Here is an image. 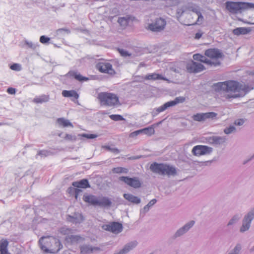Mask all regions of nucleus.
I'll return each mask as SVG.
<instances>
[{
	"mask_svg": "<svg viewBox=\"0 0 254 254\" xmlns=\"http://www.w3.org/2000/svg\"><path fill=\"white\" fill-rule=\"evenodd\" d=\"M213 87L216 92L223 93V97L226 99L240 97L242 92L249 91L248 86L234 80L218 82L214 84Z\"/></svg>",
	"mask_w": 254,
	"mask_h": 254,
	"instance_id": "nucleus-1",
	"label": "nucleus"
},
{
	"mask_svg": "<svg viewBox=\"0 0 254 254\" xmlns=\"http://www.w3.org/2000/svg\"><path fill=\"white\" fill-rule=\"evenodd\" d=\"M205 55L209 59L200 54H196L193 56L194 60L209 64L217 65L220 64V60L223 57V54L218 50L210 49L205 52Z\"/></svg>",
	"mask_w": 254,
	"mask_h": 254,
	"instance_id": "nucleus-2",
	"label": "nucleus"
},
{
	"mask_svg": "<svg viewBox=\"0 0 254 254\" xmlns=\"http://www.w3.org/2000/svg\"><path fill=\"white\" fill-rule=\"evenodd\" d=\"M41 249L46 253H55L62 247L59 240L51 236L42 237L39 241Z\"/></svg>",
	"mask_w": 254,
	"mask_h": 254,
	"instance_id": "nucleus-3",
	"label": "nucleus"
},
{
	"mask_svg": "<svg viewBox=\"0 0 254 254\" xmlns=\"http://www.w3.org/2000/svg\"><path fill=\"white\" fill-rule=\"evenodd\" d=\"M225 7L229 13L236 14L241 13L246 10L254 9V3L228 1L226 2Z\"/></svg>",
	"mask_w": 254,
	"mask_h": 254,
	"instance_id": "nucleus-4",
	"label": "nucleus"
},
{
	"mask_svg": "<svg viewBox=\"0 0 254 254\" xmlns=\"http://www.w3.org/2000/svg\"><path fill=\"white\" fill-rule=\"evenodd\" d=\"M150 170L161 175L174 176L177 174L176 168L169 165L164 163L153 162L150 166Z\"/></svg>",
	"mask_w": 254,
	"mask_h": 254,
	"instance_id": "nucleus-5",
	"label": "nucleus"
},
{
	"mask_svg": "<svg viewBox=\"0 0 254 254\" xmlns=\"http://www.w3.org/2000/svg\"><path fill=\"white\" fill-rule=\"evenodd\" d=\"M98 98L102 105L112 107L120 105L118 97L112 93L101 92L98 94Z\"/></svg>",
	"mask_w": 254,
	"mask_h": 254,
	"instance_id": "nucleus-6",
	"label": "nucleus"
},
{
	"mask_svg": "<svg viewBox=\"0 0 254 254\" xmlns=\"http://www.w3.org/2000/svg\"><path fill=\"white\" fill-rule=\"evenodd\" d=\"M186 17L188 19V20L182 22V23L185 25L200 24L203 20V17L200 12L197 10H192L191 12L187 13Z\"/></svg>",
	"mask_w": 254,
	"mask_h": 254,
	"instance_id": "nucleus-7",
	"label": "nucleus"
},
{
	"mask_svg": "<svg viewBox=\"0 0 254 254\" xmlns=\"http://www.w3.org/2000/svg\"><path fill=\"white\" fill-rule=\"evenodd\" d=\"M96 68L100 72L108 74L111 76H114L116 74L112 65L107 62H99L96 64Z\"/></svg>",
	"mask_w": 254,
	"mask_h": 254,
	"instance_id": "nucleus-8",
	"label": "nucleus"
},
{
	"mask_svg": "<svg viewBox=\"0 0 254 254\" xmlns=\"http://www.w3.org/2000/svg\"><path fill=\"white\" fill-rule=\"evenodd\" d=\"M166 21L162 18H156L152 23L148 25L147 29L152 31L159 32L164 29Z\"/></svg>",
	"mask_w": 254,
	"mask_h": 254,
	"instance_id": "nucleus-9",
	"label": "nucleus"
},
{
	"mask_svg": "<svg viewBox=\"0 0 254 254\" xmlns=\"http://www.w3.org/2000/svg\"><path fill=\"white\" fill-rule=\"evenodd\" d=\"M119 180L124 182L127 186L134 189H138L141 187L142 182L137 177L130 178L122 176L119 178Z\"/></svg>",
	"mask_w": 254,
	"mask_h": 254,
	"instance_id": "nucleus-10",
	"label": "nucleus"
},
{
	"mask_svg": "<svg viewBox=\"0 0 254 254\" xmlns=\"http://www.w3.org/2000/svg\"><path fill=\"white\" fill-rule=\"evenodd\" d=\"M102 229L114 234H118L123 230V226L119 222H113L102 226Z\"/></svg>",
	"mask_w": 254,
	"mask_h": 254,
	"instance_id": "nucleus-11",
	"label": "nucleus"
},
{
	"mask_svg": "<svg viewBox=\"0 0 254 254\" xmlns=\"http://www.w3.org/2000/svg\"><path fill=\"white\" fill-rule=\"evenodd\" d=\"M212 148L205 145H198L194 146L192 149V153L194 156H200L209 154L212 151Z\"/></svg>",
	"mask_w": 254,
	"mask_h": 254,
	"instance_id": "nucleus-12",
	"label": "nucleus"
},
{
	"mask_svg": "<svg viewBox=\"0 0 254 254\" xmlns=\"http://www.w3.org/2000/svg\"><path fill=\"white\" fill-rule=\"evenodd\" d=\"M185 100L186 98L182 96L176 97L174 100L167 102L162 106L158 107L156 109V111L158 113L163 112L169 107L174 106L179 103H183Z\"/></svg>",
	"mask_w": 254,
	"mask_h": 254,
	"instance_id": "nucleus-13",
	"label": "nucleus"
},
{
	"mask_svg": "<svg viewBox=\"0 0 254 254\" xmlns=\"http://www.w3.org/2000/svg\"><path fill=\"white\" fill-rule=\"evenodd\" d=\"M187 71L190 73H196L203 70L205 68L200 63H197L192 61L189 62L186 66Z\"/></svg>",
	"mask_w": 254,
	"mask_h": 254,
	"instance_id": "nucleus-14",
	"label": "nucleus"
},
{
	"mask_svg": "<svg viewBox=\"0 0 254 254\" xmlns=\"http://www.w3.org/2000/svg\"><path fill=\"white\" fill-rule=\"evenodd\" d=\"M217 116L214 112H208L205 113H198L192 116V119L195 121L201 122L207 119H213Z\"/></svg>",
	"mask_w": 254,
	"mask_h": 254,
	"instance_id": "nucleus-15",
	"label": "nucleus"
},
{
	"mask_svg": "<svg viewBox=\"0 0 254 254\" xmlns=\"http://www.w3.org/2000/svg\"><path fill=\"white\" fill-rule=\"evenodd\" d=\"M254 217V214L251 212L249 213L248 215L245 216L243 220V225L240 229L241 232H245L249 229L251 221Z\"/></svg>",
	"mask_w": 254,
	"mask_h": 254,
	"instance_id": "nucleus-16",
	"label": "nucleus"
},
{
	"mask_svg": "<svg viewBox=\"0 0 254 254\" xmlns=\"http://www.w3.org/2000/svg\"><path fill=\"white\" fill-rule=\"evenodd\" d=\"M73 187L77 189H87L90 188V185L87 179H82L79 181L73 182L72 183Z\"/></svg>",
	"mask_w": 254,
	"mask_h": 254,
	"instance_id": "nucleus-17",
	"label": "nucleus"
},
{
	"mask_svg": "<svg viewBox=\"0 0 254 254\" xmlns=\"http://www.w3.org/2000/svg\"><path fill=\"white\" fill-rule=\"evenodd\" d=\"M143 79L146 80H166V78L163 77L161 74H158L156 73H152L146 75Z\"/></svg>",
	"mask_w": 254,
	"mask_h": 254,
	"instance_id": "nucleus-18",
	"label": "nucleus"
},
{
	"mask_svg": "<svg viewBox=\"0 0 254 254\" xmlns=\"http://www.w3.org/2000/svg\"><path fill=\"white\" fill-rule=\"evenodd\" d=\"M8 242L7 240L2 239L0 241V254H10L8 251Z\"/></svg>",
	"mask_w": 254,
	"mask_h": 254,
	"instance_id": "nucleus-19",
	"label": "nucleus"
},
{
	"mask_svg": "<svg viewBox=\"0 0 254 254\" xmlns=\"http://www.w3.org/2000/svg\"><path fill=\"white\" fill-rule=\"evenodd\" d=\"M124 197L128 201L132 203L138 204L140 202L139 198L130 193L124 194Z\"/></svg>",
	"mask_w": 254,
	"mask_h": 254,
	"instance_id": "nucleus-20",
	"label": "nucleus"
},
{
	"mask_svg": "<svg viewBox=\"0 0 254 254\" xmlns=\"http://www.w3.org/2000/svg\"><path fill=\"white\" fill-rule=\"evenodd\" d=\"M83 200L92 205H97L98 204V198L92 195H84L83 197Z\"/></svg>",
	"mask_w": 254,
	"mask_h": 254,
	"instance_id": "nucleus-21",
	"label": "nucleus"
},
{
	"mask_svg": "<svg viewBox=\"0 0 254 254\" xmlns=\"http://www.w3.org/2000/svg\"><path fill=\"white\" fill-rule=\"evenodd\" d=\"M57 123L59 125V126L62 127H73V125L72 123L68 120L65 119L64 118H58L57 120Z\"/></svg>",
	"mask_w": 254,
	"mask_h": 254,
	"instance_id": "nucleus-22",
	"label": "nucleus"
},
{
	"mask_svg": "<svg viewBox=\"0 0 254 254\" xmlns=\"http://www.w3.org/2000/svg\"><path fill=\"white\" fill-rule=\"evenodd\" d=\"M49 96L45 94L36 96L33 100V102L36 104H42L47 102L49 100Z\"/></svg>",
	"mask_w": 254,
	"mask_h": 254,
	"instance_id": "nucleus-23",
	"label": "nucleus"
},
{
	"mask_svg": "<svg viewBox=\"0 0 254 254\" xmlns=\"http://www.w3.org/2000/svg\"><path fill=\"white\" fill-rule=\"evenodd\" d=\"M194 224V221H191L189 223L186 224L184 227L179 230L175 234L176 237L180 236L188 231Z\"/></svg>",
	"mask_w": 254,
	"mask_h": 254,
	"instance_id": "nucleus-24",
	"label": "nucleus"
},
{
	"mask_svg": "<svg viewBox=\"0 0 254 254\" xmlns=\"http://www.w3.org/2000/svg\"><path fill=\"white\" fill-rule=\"evenodd\" d=\"M62 95L65 97H73L75 100L79 97L78 94L74 90H64L62 92Z\"/></svg>",
	"mask_w": 254,
	"mask_h": 254,
	"instance_id": "nucleus-25",
	"label": "nucleus"
},
{
	"mask_svg": "<svg viewBox=\"0 0 254 254\" xmlns=\"http://www.w3.org/2000/svg\"><path fill=\"white\" fill-rule=\"evenodd\" d=\"M111 204L112 202L110 199L106 197H102L98 199L97 205L109 207L111 205Z\"/></svg>",
	"mask_w": 254,
	"mask_h": 254,
	"instance_id": "nucleus-26",
	"label": "nucleus"
},
{
	"mask_svg": "<svg viewBox=\"0 0 254 254\" xmlns=\"http://www.w3.org/2000/svg\"><path fill=\"white\" fill-rule=\"evenodd\" d=\"M67 191L70 195H74L76 199H77L78 195L82 192V190L74 187L68 188Z\"/></svg>",
	"mask_w": 254,
	"mask_h": 254,
	"instance_id": "nucleus-27",
	"label": "nucleus"
},
{
	"mask_svg": "<svg viewBox=\"0 0 254 254\" xmlns=\"http://www.w3.org/2000/svg\"><path fill=\"white\" fill-rule=\"evenodd\" d=\"M207 141L210 144H220L224 141V139L221 137L212 136L207 139Z\"/></svg>",
	"mask_w": 254,
	"mask_h": 254,
	"instance_id": "nucleus-28",
	"label": "nucleus"
},
{
	"mask_svg": "<svg viewBox=\"0 0 254 254\" xmlns=\"http://www.w3.org/2000/svg\"><path fill=\"white\" fill-rule=\"evenodd\" d=\"M250 32V30L244 27H239L233 30V33L234 35H239L240 34H246Z\"/></svg>",
	"mask_w": 254,
	"mask_h": 254,
	"instance_id": "nucleus-29",
	"label": "nucleus"
},
{
	"mask_svg": "<svg viewBox=\"0 0 254 254\" xmlns=\"http://www.w3.org/2000/svg\"><path fill=\"white\" fill-rule=\"evenodd\" d=\"M112 171L114 174H127L128 172V170L126 168L118 167L113 168Z\"/></svg>",
	"mask_w": 254,
	"mask_h": 254,
	"instance_id": "nucleus-30",
	"label": "nucleus"
},
{
	"mask_svg": "<svg viewBox=\"0 0 254 254\" xmlns=\"http://www.w3.org/2000/svg\"><path fill=\"white\" fill-rule=\"evenodd\" d=\"M142 130V132L144 133L145 134L150 136L154 134L155 130L154 129V125L148 127H146L143 129H141Z\"/></svg>",
	"mask_w": 254,
	"mask_h": 254,
	"instance_id": "nucleus-31",
	"label": "nucleus"
},
{
	"mask_svg": "<svg viewBox=\"0 0 254 254\" xmlns=\"http://www.w3.org/2000/svg\"><path fill=\"white\" fill-rule=\"evenodd\" d=\"M82 240V238L78 236H70L66 238V240L67 242L73 243L77 242Z\"/></svg>",
	"mask_w": 254,
	"mask_h": 254,
	"instance_id": "nucleus-32",
	"label": "nucleus"
},
{
	"mask_svg": "<svg viewBox=\"0 0 254 254\" xmlns=\"http://www.w3.org/2000/svg\"><path fill=\"white\" fill-rule=\"evenodd\" d=\"M78 217L79 218V220L77 219V217H74L68 215L67 217V220L69 221L72 222L73 223H80L81 221L83 220V217L81 214L78 215Z\"/></svg>",
	"mask_w": 254,
	"mask_h": 254,
	"instance_id": "nucleus-33",
	"label": "nucleus"
},
{
	"mask_svg": "<svg viewBox=\"0 0 254 254\" xmlns=\"http://www.w3.org/2000/svg\"><path fill=\"white\" fill-rule=\"evenodd\" d=\"M98 249L97 248H92L87 246H82L80 248L81 253L82 254H86L92 252L94 250Z\"/></svg>",
	"mask_w": 254,
	"mask_h": 254,
	"instance_id": "nucleus-34",
	"label": "nucleus"
},
{
	"mask_svg": "<svg viewBox=\"0 0 254 254\" xmlns=\"http://www.w3.org/2000/svg\"><path fill=\"white\" fill-rule=\"evenodd\" d=\"M72 76L75 79H76L79 81H87L89 79L88 78L84 77L82 75H81L80 73H78L77 72H74L72 74Z\"/></svg>",
	"mask_w": 254,
	"mask_h": 254,
	"instance_id": "nucleus-35",
	"label": "nucleus"
},
{
	"mask_svg": "<svg viewBox=\"0 0 254 254\" xmlns=\"http://www.w3.org/2000/svg\"><path fill=\"white\" fill-rule=\"evenodd\" d=\"M129 17H120L118 22L122 26H127L128 25Z\"/></svg>",
	"mask_w": 254,
	"mask_h": 254,
	"instance_id": "nucleus-36",
	"label": "nucleus"
},
{
	"mask_svg": "<svg viewBox=\"0 0 254 254\" xmlns=\"http://www.w3.org/2000/svg\"><path fill=\"white\" fill-rule=\"evenodd\" d=\"M110 118L115 121L124 120V118L120 115H111L109 116Z\"/></svg>",
	"mask_w": 254,
	"mask_h": 254,
	"instance_id": "nucleus-37",
	"label": "nucleus"
},
{
	"mask_svg": "<svg viewBox=\"0 0 254 254\" xmlns=\"http://www.w3.org/2000/svg\"><path fill=\"white\" fill-rule=\"evenodd\" d=\"M79 135L88 139H93L97 137V135L94 134L83 133L81 134H79Z\"/></svg>",
	"mask_w": 254,
	"mask_h": 254,
	"instance_id": "nucleus-38",
	"label": "nucleus"
},
{
	"mask_svg": "<svg viewBox=\"0 0 254 254\" xmlns=\"http://www.w3.org/2000/svg\"><path fill=\"white\" fill-rule=\"evenodd\" d=\"M64 139L66 140L69 141H75L76 139V137L74 135L71 134H66L64 137Z\"/></svg>",
	"mask_w": 254,
	"mask_h": 254,
	"instance_id": "nucleus-39",
	"label": "nucleus"
},
{
	"mask_svg": "<svg viewBox=\"0 0 254 254\" xmlns=\"http://www.w3.org/2000/svg\"><path fill=\"white\" fill-rule=\"evenodd\" d=\"M118 51L120 53V54H121V55L123 57H126L130 56V54H129L127 51H126L124 49H118Z\"/></svg>",
	"mask_w": 254,
	"mask_h": 254,
	"instance_id": "nucleus-40",
	"label": "nucleus"
},
{
	"mask_svg": "<svg viewBox=\"0 0 254 254\" xmlns=\"http://www.w3.org/2000/svg\"><path fill=\"white\" fill-rule=\"evenodd\" d=\"M50 39L45 36H42L40 37V41L43 44H45L49 42Z\"/></svg>",
	"mask_w": 254,
	"mask_h": 254,
	"instance_id": "nucleus-41",
	"label": "nucleus"
},
{
	"mask_svg": "<svg viewBox=\"0 0 254 254\" xmlns=\"http://www.w3.org/2000/svg\"><path fill=\"white\" fill-rule=\"evenodd\" d=\"M10 69L13 70L19 71L20 70V66L18 64H12L10 67Z\"/></svg>",
	"mask_w": 254,
	"mask_h": 254,
	"instance_id": "nucleus-42",
	"label": "nucleus"
},
{
	"mask_svg": "<svg viewBox=\"0 0 254 254\" xmlns=\"http://www.w3.org/2000/svg\"><path fill=\"white\" fill-rule=\"evenodd\" d=\"M235 130V127L231 126L229 127L225 128L224 130L226 134H229Z\"/></svg>",
	"mask_w": 254,
	"mask_h": 254,
	"instance_id": "nucleus-43",
	"label": "nucleus"
},
{
	"mask_svg": "<svg viewBox=\"0 0 254 254\" xmlns=\"http://www.w3.org/2000/svg\"><path fill=\"white\" fill-rule=\"evenodd\" d=\"M142 130L141 129L137 130L136 131H134L129 134V137H133L134 136H136L139 134L141 133H142Z\"/></svg>",
	"mask_w": 254,
	"mask_h": 254,
	"instance_id": "nucleus-44",
	"label": "nucleus"
},
{
	"mask_svg": "<svg viewBox=\"0 0 254 254\" xmlns=\"http://www.w3.org/2000/svg\"><path fill=\"white\" fill-rule=\"evenodd\" d=\"M157 200L155 199H153L151 200L149 203L144 207V209H146L147 208H148L149 207L153 205L156 202Z\"/></svg>",
	"mask_w": 254,
	"mask_h": 254,
	"instance_id": "nucleus-45",
	"label": "nucleus"
},
{
	"mask_svg": "<svg viewBox=\"0 0 254 254\" xmlns=\"http://www.w3.org/2000/svg\"><path fill=\"white\" fill-rule=\"evenodd\" d=\"M245 123L244 119H240L235 121L234 124L236 126H241Z\"/></svg>",
	"mask_w": 254,
	"mask_h": 254,
	"instance_id": "nucleus-46",
	"label": "nucleus"
},
{
	"mask_svg": "<svg viewBox=\"0 0 254 254\" xmlns=\"http://www.w3.org/2000/svg\"><path fill=\"white\" fill-rule=\"evenodd\" d=\"M7 92L10 94H14L15 93V89L12 87H9L7 89Z\"/></svg>",
	"mask_w": 254,
	"mask_h": 254,
	"instance_id": "nucleus-47",
	"label": "nucleus"
},
{
	"mask_svg": "<svg viewBox=\"0 0 254 254\" xmlns=\"http://www.w3.org/2000/svg\"><path fill=\"white\" fill-rule=\"evenodd\" d=\"M202 35V33L200 32H198L196 33L195 35V39H199Z\"/></svg>",
	"mask_w": 254,
	"mask_h": 254,
	"instance_id": "nucleus-48",
	"label": "nucleus"
},
{
	"mask_svg": "<svg viewBox=\"0 0 254 254\" xmlns=\"http://www.w3.org/2000/svg\"><path fill=\"white\" fill-rule=\"evenodd\" d=\"M238 219L236 217H234L229 222L228 225H232L234 223V222L237 220Z\"/></svg>",
	"mask_w": 254,
	"mask_h": 254,
	"instance_id": "nucleus-49",
	"label": "nucleus"
},
{
	"mask_svg": "<svg viewBox=\"0 0 254 254\" xmlns=\"http://www.w3.org/2000/svg\"><path fill=\"white\" fill-rule=\"evenodd\" d=\"M66 231H70V230L68 229H65L64 228H61V233H64V234H66Z\"/></svg>",
	"mask_w": 254,
	"mask_h": 254,
	"instance_id": "nucleus-50",
	"label": "nucleus"
},
{
	"mask_svg": "<svg viewBox=\"0 0 254 254\" xmlns=\"http://www.w3.org/2000/svg\"><path fill=\"white\" fill-rule=\"evenodd\" d=\"M111 151L114 152V153H118L120 152L118 148H112Z\"/></svg>",
	"mask_w": 254,
	"mask_h": 254,
	"instance_id": "nucleus-51",
	"label": "nucleus"
},
{
	"mask_svg": "<svg viewBox=\"0 0 254 254\" xmlns=\"http://www.w3.org/2000/svg\"><path fill=\"white\" fill-rule=\"evenodd\" d=\"M103 148H104L107 150L111 151L112 149V148L110 147L108 145H104L102 146Z\"/></svg>",
	"mask_w": 254,
	"mask_h": 254,
	"instance_id": "nucleus-52",
	"label": "nucleus"
}]
</instances>
